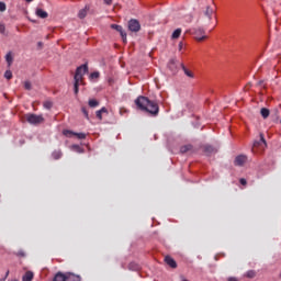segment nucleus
<instances>
[{"mask_svg": "<svg viewBox=\"0 0 281 281\" xmlns=\"http://www.w3.org/2000/svg\"><path fill=\"white\" fill-rule=\"evenodd\" d=\"M239 183H240L241 186H247V180H246L245 178H241V179L239 180Z\"/></svg>", "mask_w": 281, "mask_h": 281, "instance_id": "e433bc0d", "label": "nucleus"}, {"mask_svg": "<svg viewBox=\"0 0 281 281\" xmlns=\"http://www.w3.org/2000/svg\"><path fill=\"white\" fill-rule=\"evenodd\" d=\"M227 281H238V279L236 277H229Z\"/></svg>", "mask_w": 281, "mask_h": 281, "instance_id": "a19ab883", "label": "nucleus"}, {"mask_svg": "<svg viewBox=\"0 0 281 281\" xmlns=\"http://www.w3.org/2000/svg\"><path fill=\"white\" fill-rule=\"evenodd\" d=\"M85 74H89V64H82L77 67L75 76H74V91L75 95H78L80 91V85H85Z\"/></svg>", "mask_w": 281, "mask_h": 281, "instance_id": "f03ea898", "label": "nucleus"}, {"mask_svg": "<svg viewBox=\"0 0 281 281\" xmlns=\"http://www.w3.org/2000/svg\"><path fill=\"white\" fill-rule=\"evenodd\" d=\"M5 32V25L0 23V34H3Z\"/></svg>", "mask_w": 281, "mask_h": 281, "instance_id": "c9c22d12", "label": "nucleus"}, {"mask_svg": "<svg viewBox=\"0 0 281 281\" xmlns=\"http://www.w3.org/2000/svg\"><path fill=\"white\" fill-rule=\"evenodd\" d=\"M52 106H53L52 101L44 102V109H52Z\"/></svg>", "mask_w": 281, "mask_h": 281, "instance_id": "473e14b6", "label": "nucleus"}, {"mask_svg": "<svg viewBox=\"0 0 281 281\" xmlns=\"http://www.w3.org/2000/svg\"><path fill=\"white\" fill-rule=\"evenodd\" d=\"M95 116L98 117V120H102V112L100 110L97 111Z\"/></svg>", "mask_w": 281, "mask_h": 281, "instance_id": "f704fd0d", "label": "nucleus"}, {"mask_svg": "<svg viewBox=\"0 0 281 281\" xmlns=\"http://www.w3.org/2000/svg\"><path fill=\"white\" fill-rule=\"evenodd\" d=\"M24 120L29 123V124H33L34 126L38 125V124H43V122H45V117H43V114H33V113H27L24 115Z\"/></svg>", "mask_w": 281, "mask_h": 281, "instance_id": "7ed1b4c3", "label": "nucleus"}, {"mask_svg": "<svg viewBox=\"0 0 281 281\" xmlns=\"http://www.w3.org/2000/svg\"><path fill=\"white\" fill-rule=\"evenodd\" d=\"M165 262H166V265L171 267V269H177V261H175L172 259V257H170V256L165 257Z\"/></svg>", "mask_w": 281, "mask_h": 281, "instance_id": "9d476101", "label": "nucleus"}, {"mask_svg": "<svg viewBox=\"0 0 281 281\" xmlns=\"http://www.w3.org/2000/svg\"><path fill=\"white\" fill-rule=\"evenodd\" d=\"M105 5H111V3H113V0H103Z\"/></svg>", "mask_w": 281, "mask_h": 281, "instance_id": "4c0bfd02", "label": "nucleus"}, {"mask_svg": "<svg viewBox=\"0 0 281 281\" xmlns=\"http://www.w3.org/2000/svg\"><path fill=\"white\" fill-rule=\"evenodd\" d=\"M247 278H256V272L254 270H250L246 273Z\"/></svg>", "mask_w": 281, "mask_h": 281, "instance_id": "2f4dec72", "label": "nucleus"}, {"mask_svg": "<svg viewBox=\"0 0 281 281\" xmlns=\"http://www.w3.org/2000/svg\"><path fill=\"white\" fill-rule=\"evenodd\" d=\"M66 281H80V276L68 272L66 273Z\"/></svg>", "mask_w": 281, "mask_h": 281, "instance_id": "2eb2a0df", "label": "nucleus"}, {"mask_svg": "<svg viewBox=\"0 0 281 281\" xmlns=\"http://www.w3.org/2000/svg\"><path fill=\"white\" fill-rule=\"evenodd\" d=\"M183 47V43H180L179 44V48L181 49Z\"/></svg>", "mask_w": 281, "mask_h": 281, "instance_id": "37998d69", "label": "nucleus"}, {"mask_svg": "<svg viewBox=\"0 0 281 281\" xmlns=\"http://www.w3.org/2000/svg\"><path fill=\"white\" fill-rule=\"evenodd\" d=\"M36 16H38L40 19H47L49 16V14L47 13V11L43 10V9H36L35 12Z\"/></svg>", "mask_w": 281, "mask_h": 281, "instance_id": "f8f14e48", "label": "nucleus"}, {"mask_svg": "<svg viewBox=\"0 0 281 281\" xmlns=\"http://www.w3.org/2000/svg\"><path fill=\"white\" fill-rule=\"evenodd\" d=\"M184 19H186L187 23H192V21L194 20V15L188 14L184 16Z\"/></svg>", "mask_w": 281, "mask_h": 281, "instance_id": "c85d7f7f", "label": "nucleus"}, {"mask_svg": "<svg viewBox=\"0 0 281 281\" xmlns=\"http://www.w3.org/2000/svg\"><path fill=\"white\" fill-rule=\"evenodd\" d=\"M255 148H260L261 150H265V148H267V140L265 139V134H260V139L254 142L252 153Z\"/></svg>", "mask_w": 281, "mask_h": 281, "instance_id": "20e7f679", "label": "nucleus"}, {"mask_svg": "<svg viewBox=\"0 0 281 281\" xmlns=\"http://www.w3.org/2000/svg\"><path fill=\"white\" fill-rule=\"evenodd\" d=\"M128 269H130V271H139L140 267H139V263L131 262L128 265Z\"/></svg>", "mask_w": 281, "mask_h": 281, "instance_id": "4be33fe9", "label": "nucleus"}, {"mask_svg": "<svg viewBox=\"0 0 281 281\" xmlns=\"http://www.w3.org/2000/svg\"><path fill=\"white\" fill-rule=\"evenodd\" d=\"M7 5L5 2H0V12H5Z\"/></svg>", "mask_w": 281, "mask_h": 281, "instance_id": "72a5a7b5", "label": "nucleus"}, {"mask_svg": "<svg viewBox=\"0 0 281 281\" xmlns=\"http://www.w3.org/2000/svg\"><path fill=\"white\" fill-rule=\"evenodd\" d=\"M212 14H214V9H212V7H206L204 16H207L209 21H212Z\"/></svg>", "mask_w": 281, "mask_h": 281, "instance_id": "dca6fc26", "label": "nucleus"}, {"mask_svg": "<svg viewBox=\"0 0 281 281\" xmlns=\"http://www.w3.org/2000/svg\"><path fill=\"white\" fill-rule=\"evenodd\" d=\"M258 85H259V87L262 86V81H259Z\"/></svg>", "mask_w": 281, "mask_h": 281, "instance_id": "a18cd8bd", "label": "nucleus"}, {"mask_svg": "<svg viewBox=\"0 0 281 281\" xmlns=\"http://www.w3.org/2000/svg\"><path fill=\"white\" fill-rule=\"evenodd\" d=\"M111 29H112V30H116V32L120 33L123 43H125V44L127 43V40H126V32L124 31V29L122 27V25L111 24Z\"/></svg>", "mask_w": 281, "mask_h": 281, "instance_id": "0eeeda50", "label": "nucleus"}, {"mask_svg": "<svg viewBox=\"0 0 281 281\" xmlns=\"http://www.w3.org/2000/svg\"><path fill=\"white\" fill-rule=\"evenodd\" d=\"M53 281H67V274L63 272H57L53 279Z\"/></svg>", "mask_w": 281, "mask_h": 281, "instance_id": "4468645a", "label": "nucleus"}, {"mask_svg": "<svg viewBox=\"0 0 281 281\" xmlns=\"http://www.w3.org/2000/svg\"><path fill=\"white\" fill-rule=\"evenodd\" d=\"M260 113H261V117H263V120H267V117H269V115H270V111L267 108H262L260 110Z\"/></svg>", "mask_w": 281, "mask_h": 281, "instance_id": "5701e85b", "label": "nucleus"}, {"mask_svg": "<svg viewBox=\"0 0 281 281\" xmlns=\"http://www.w3.org/2000/svg\"><path fill=\"white\" fill-rule=\"evenodd\" d=\"M34 0H25L26 3H32Z\"/></svg>", "mask_w": 281, "mask_h": 281, "instance_id": "79ce46f5", "label": "nucleus"}, {"mask_svg": "<svg viewBox=\"0 0 281 281\" xmlns=\"http://www.w3.org/2000/svg\"><path fill=\"white\" fill-rule=\"evenodd\" d=\"M168 68L172 71H177V59H170L168 64Z\"/></svg>", "mask_w": 281, "mask_h": 281, "instance_id": "6ab92c4d", "label": "nucleus"}, {"mask_svg": "<svg viewBox=\"0 0 281 281\" xmlns=\"http://www.w3.org/2000/svg\"><path fill=\"white\" fill-rule=\"evenodd\" d=\"M247 162V156L245 155H239L235 158V166H245Z\"/></svg>", "mask_w": 281, "mask_h": 281, "instance_id": "1a4fd4ad", "label": "nucleus"}, {"mask_svg": "<svg viewBox=\"0 0 281 281\" xmlns=\"http://www.w3.org/2000/svg\"><path fill=\"white\" fill-rule=\"evenodd\" d=\"M64 135H66V137L68 135H75L76 137H78V139H86L87 138V134L85 133H74L72 131L69 130H64Z\"/></svg>", "mask_w": 281, "mask_h": 281, "instance_id": "6e6552de", "label": "nucleus"}, {"mask_svg": "<svg viewBox=\"0 0 281 281\" xmlns=\"http://www.w3.org/2000/svg\"><path fill=\"white\" fill-rule=\"evenodd\" d=\"M189 150H192V145H184L180 148V153H189Z\"/></svg>", "mask_w": 281, "mask_h": 281, "instance_id": "393cba45", "label": "nucleus"}, {"mask_svg": "<svg viewBox=\"0 0 281 281\" xmlns=\"http://www.w3.org/2000/svg\"><path fill=\"white\" fill-rule=\"evenodd\" d=\"M99 111H100L101 113H109V110H106V108H101Z\"/></svg>", "mask_w": 281, "mask_h": 281, "instance_id": "58836bf2", "label": "nucleus"}, {"mask_svg": "<svg viewBox=\"0 0 281 281\" xmlns=\"http://www.w3.org/2000/svg\"><path fill=\"white\" fill-rule=\"evenodd\" d=\"M135 104L140 109V111H146V113H149V115H153L154 117L159 115V104L155 101H150L146 97H138L135 100Z\"/></svg>", "mask_w": 281, "mask_h": 281, "instance_id": "f257e3e1", "label": "nucleus"}, {"mask_svg": "<svg viewBox=\"0 0 281 281\" xmlns=\"http://www.w3.org/2000/svg\"><path fill=\"white\" fill-rule=\"evenodd\" d=\"M124 113H126V109L121 108V109H120V114H121V115H124Z\"/></svg>", "mask_w": 281, "mask_h": 281, "instance_id": "ea45409f", "label": "nucleus"}, {"mask_svg": "<svg viewBox=\"0 0 281 281\" xmlns=\"http://www.w3.org/2000/svg\"><path fill=\"white\" fill-rule=\"evenodd\" d=\"M204 153L206 155H214L215 153H217L216 148H214L213 146L211 145H204Z\"/></svg>", "mask_w": 281, "mask_h": 281, "instance_id": "ddd939ff", "label": "nucleus"}, {"mask_svg": "<svg viewBox=\"0 0 281 281\" xmlns=\"http://www.w3.org/2000/svg\"><path fill=\"white\" fill-rule=\"evenodd\" d=\"M4 78H5L7 80H12V70H7V71L4 72Z\"/></svg>", "mask_w": 281, "mask_h": 281, "instance_id": "cd10ccee", "label": "nucleus"}, {"mask_svg": "<svg viewBox=\"0 0 281 281\" xmlns=\"http://www.w3.org/2000/svg\"><path fill=\"white\" fill-rule=\"evenodd\" d=\"M181 281H188V279H186V278L181 277Z\"/></svg>", "mask_w": 281, "mask_h": 281, "instance_id": "c03bdc74", "label": "nucleus"}, {"mask_svg": "<svg viewBox=\"0 0 281 281\" xmlns=\"http://www.w3.org/2000/svg\"><path fill=\"white\" fill-rule=\"evenodd\" d=\"M87 12H89V5H86L85 9H81L78 13L80 19H85L87 16Z\"/></svg>", "mask_w": 281, "mask_h": 281, "instance_id": "a211bd4d", "label": "nucleus"}, {"mask_svg": "<svg viewBox=\"0 0 281 281\" xmlns=\"http://www.w3.org/2000/svg\"><path fill=\"white\" fill-rule=\"evenodd\" d=\"M128 30L130 32H139L142 24H139V21L132 19L128 21Z\"/></svg>", "mask_w": 281, "mask_h": 281, "instance_id": "39448f33", "label": "nucleus"}, {"mask_svg": "<svg viewBox=\"0 0 281 281\" xmlns=\"http://www.w3.org/2000/svg\"><path fill=\"white\" fill-rule=\"evenodd\" d=\"M193 34L195 36V41H205V38H207V36L205 35V30L203 29H194L193 30Z\"/></svg>", "mask_w": 281, "mask_h": 281, "instance_id": "423d86ee", "label": "nucleus"}, {"mask_svg": "<svg viewBox=\"0 0 281 281\" xmlns=\"http://www.w3.org/2000/svg\"><path fill=\"white\" fill-rule=\"evenodd\" d=\"M4 58L8 67H12V64L14 63V55H12V52H8Z\"/></svg>", "mask_w": 281, "mask_h": 281, "instance_id": "9b49d317", "label": "nucleus"}, {"mask_svg": "<svg viewBox=\"0 0 281 281\" xmlns=\"http://www.w3.org/2000/svg\"><path fill=\"white\" fill-rule=\"evenodd\" d=\"M23 281H32L34 280V272L26 271L25 274L22 278Z\"/></svg>", "mask_w": 281, "mask_h": 281, "instance_id": "f3484780", "label": "nucleus"}, {"mask_svg": "<svg viewBox=\"0 0 281 281\" xmlns=\"http://www.w3.org/2000/svg\"><path fill=\"white\" fill-rule=\"evenodd\" d=\"M181 36V29H177L173 31L171 38H179Z\"/></svg>", "mask_w": 281, "mask_h": 281, "instance_id": "a878e982", "label": "nucleus"}, {"mask_svg": "<svg viewBox=\"0 0 281 281\" xmlns=\"http://www.w3.org/2000/svg\"><path fill=\"white\" fill-rule=\"evenodd\" d=\"M81 112L83 113L86 120H89V111H87V108H81Z\"/></svg>", "mask_w": 281, "mask_h": 281, "instance_id": "c756f323", "label": "nucleus"}, {"mask_svg": "<svg viewBox=\"0 0 281 281\" xmlns=\"http://www.w3.org/2000/svg\"><path fill=\"white\" fill-rule=\"evenodd\" d=\"M0 281H5V279H0Z\"/></svg>", "mask_w": 281, "mask_h": 281, "instance_id": "8fccbe9b", "label": "nucleus"}, {"mask_svg": "<svg viewBox=\"0 0 281 281\" xmlns=\"http://www.w3.org/2000/svg\"><path fill=\"white\" fill-rule=\"evenodd\" d=\"M38 45L41 46V45H43V43L40 42Z\"/></svg>", "mask_w": 281, "mask_h": 281, "instance_id": "09e8293b", "label": "nucleus"}, {"mask_svg": "<svg viewBox=\"0 0 281 281\" xmlns=\"http://www.w3.org/2000/svg\"><path fill=\"white\" fill-rule=\"evenodd\" d=\"M89 78H90V80H98V78H100V72L94 71V72L90 74Z\"/></svg>", "mask_w": 281, "mask_h": 281, "instance_id": "bb28decb", "label": "nucleus"}, {"mask_svg": "<svg viewBox=\"0 0 281 281\" xmlns=\"http://www.w3.org/2000/svg\"><path fill=\"white\" fill-rule=\"evenodd\" d=\"M183 72L188 76V78H194V74L192 71H190L188 68H186V66L183 64H180Z\"/></svg>", "mask_w": 281, "mask_h": 281, "instance_id": "412c9836", "label": "nucleus"}, {"mask_svg": "<svg viewBox=\"0 0 281 281\" xmlns=\"http://www.w3.org/2000/svg\"><path fill=\"white\" fill-rule=\"evenodd\" d=\"M74 148H80V146H78V145H75V146H74Z\"/></svg>", "mask_w": 281, "mask_h": 281, "instance_id": "49530a36", "label": "nucleus"}, {"mask_svg": "<svg viewBox=\"0 0 281 281\" xmlns=\"http://www.w3.org/2000/svg\"><path fill=\"white\" fill-rule=\"evenodd\" d=\"M88 104H89L90 109H95L97 106H100V102L95 99H90L88 101Z\"/></svg>", "mask_w": 281, "mask_h": 281, "instance_id": "aec40b11", "label": "nucleus"}, {"mask_svg": "<svg viewBox=\"0 0 281 281\" xmlns=\"http://www.w3.org/2000/svg\"><path fill=\"white\" fill-rule=\"evenodd\" d=\"M52 157H53V159L58 160V159H60V157H63V151L55 150V151H53Z\"/></svg>", "mask_w": 281, "mask_h": 281, "instance_id": "b1692460", "label": "nucleus"}, {"mask_svg": "<svg viewBox=\"0 0 281 281\" xmlns=\"http://www.w3.org/2000/svg\"><path fill=\"white\" fill-rule=\"evenodd\" d=\"M24 88L26 89V91H30L32 89V83L30 81H25Z\"/></svg>", "mask_w": 281, "mask_h": 281, "instance_id": "7c9ffc66", "label": "nucleus"}, {"mask_svg": "<svg viewBox=\"0 0 281 281\" xmlns=\"http://www.w3.org/2000/svg\"><path fill=\"white\" fill-rule=\"evenodd\" d=\"M9 274H10V272L8 271L5 276L8 277Z\"/></svg>", "mask_w": 281, "mask_h": 281, "instance_id": "de8ad7c7", "label": "nucleus"}]
</instances>
